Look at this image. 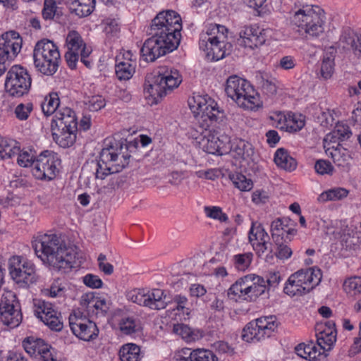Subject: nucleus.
<instances>
[{
	"label": "nucleus",
	"instance_id": "nucleus-58",
	"mask_svg": "<svg viewBox=\"0 0 361 361\" xmlns=\"http://www.w3.org/2000/svg\"><path fill=\"white\" fill-rule=\"evenodd\" d=\"M316 171L322 175L331 174L334 171V167L330 161L326 160H318L314 165Z\"/></svg>",
	"mask_w": 361,
	"mask_h": 361
},
{
	"label": "nucleus",
	"instance_id": "nucleus-62",
	"mask_svg": "<svg viewBox=\"0 0 361 361\" xmlns=\"http://www.w3.org/2000/svg\"><path fill=\"white\" fill-rule=\"evenodd\" d=\"M361 352V324L358 335L354 338L353 343L348 350V355L353 357Z\"/></svg>",
	"mask_w": 361,
	"mask_h": 361
},
{
	"label": "nucleus",
	"instance_id": "nucleus-8",
	"mask_svg": "<svg viewBox=\"0 0 361 361\" xmlns=\"http://www.w3.org/2000/svg\"><path fill=\"white\" fill-rule=\"evenodd\" d=\"M267 290V281L259 276L248 274L239 279L228 290L230 299L255 301Z\"/></svg>",
	"mask_w": 361,
	"mask_h": 361
},
{
	"label": "nucleus",
	"instance_id": "nucleus-64",
	"mask_svg": "<svg viewBox=\"0 0 361 361\" xmlns=\"http://www.w3.org/2000/svg\"><path fill=\"white\" fill-rule=\"evenodd\" d=\"M251 149V145L243 140H240L238 142L237 145L235 148V150L236 151L237 154L243 157H245V156H249V151Z\"/></svg>",
	"mask_w": 361,
	"mask_h": 361
},
{
	"label": "nucleus",
	"instance_id": "nucleus-6",
	"mask_svg": "<svg viewBox=\"0 0 361 361\" xmlns=\"http://www.w3.org/2000/svg\"><path fill=\"white\" fill-rule=\"evenodd\" d=\"M181 78L177 70H166L164 68L158 71L152 81L147 80L145 84V94L147 98H152V104H157L169 92L178 87Z\"/></svg>",
	"mask_w": 361,
	"mask_h": 361
},
{
	"label": "nucleus",
	"instance_id": "nucleus-17",
	"mask_svg": "<svg viewBox=\"0 0 361 361\" xmlns=\"http://www.w3.org/2000/svg\"><path fill=\"white\" fill-rule=\"evenodd\" d=\"M60 163L61 161L56 154L45 151L35 159L32 174L39 180H53L59 173Z\"/></svg>",
	"mask_w": 361,
	"mask_h": 361
},
{
	"label": "nucleus",
	"instance_id": "nucleus-19",
	"mask_svg": "<svg viewBox=\"0 0 361 361\" xmlns=\"http://www.w3.org/2000/svg\"><path fill=\"white\" fill-rule=\"evenodd\" d=\"M10 274L17 283L29 285L37 279L34 264L19 256H14L9 261Z\"/></svg>",
	"mask_w": 361,
	"mask_h": 361
},
{
	"label": "nucleus",
	"instance_id": "nucleus-41",
	"mask_svg": "<svg viewBox=\"0 0 361 361\" xmlns=\"http://www.w3.org/2000/svg\"><path fill=\"white\" fill-rule=\"evenodd\" d=\"M286 228V219L278 218L272 221L271 224V232L272 238L275 243H279L281 240L284 239Z\"/></svg>",
	"mask_w": 361,
	"mask_h": 361
},
{
	"label": "nucleus",
	"instance_id": "nucleus-15",
	"mask_svg": "<svg viewBox=\"0 0 361 361\" xmlns=\"http://www.w3.org/2000/svg\"><path fill=\"white\" fill-rule=\"evenodd\" d=\"M22 38L16 31L6 32L0 37V75L20 53Z\"/></svg>",
	"mask_w": 361,
	"mask_h": 361
},
{
	"label": "nucleus",
	"instance_id": "nucleus-9",
	"mask_svg": "<svg viewBox=\"0 0 361 361\" xmlns=\"http://www.w3.org/2000/svg\"><path fill=\"white\" fill-rule=\"evenodd\" d=\"M33 58L37 70L46 75H54L57 71L61 61L58 47L47 39L37 42L33 51Z\"/></svg>",
	"mask_w": 361,
	"mask_h": 361
},
{
	"label": "nucleus",
	"instance_id": "nucleus-45",
	"mask_svg": "<svg viewBox=\"0 0 361 361\" xmlns=\"http://www.w3.org/2000/svg\"><path fill=\"white\" fill-rule=\"evenodd\" d=\"M345 291L352 296L361 295V277L354 276L344 281Z\"/></svg>",
	"mask_w": 361,
	"mask_h": 361
},
{
	"label": "nucleus",
	"instance_id": "nucleus-50",
	"mask_svg": "<svg viewBox=\"0 0 361 361\" xmlns=\"http://www.w3.org/2000/svg\"><path fill=\"white\" fill-rule=\"evenodd\" d=\"M204 210L207 216L211 219L219 220L221 222H226L228 219L226 214L224 213L219 207L207 206L204 207Z\"/></svg>",
	"mask_w": 361,
	"mask_h": 361
},
{
	"label": "nucleus",
	"instance_id": "nucleus-2",
	"mask_svg": "<svg viewBox=\"0 0 361 361\" xmlns=\"http://www.w3.org/2000/svg\"><path fill=\"white\" fill-rule=\"evenodd\" d=\"M33 247L42 262L55 271L67 272L73 267L75 252L60 235L44 234L35 240Z\"/></svg>",
	"mask_w": 361,
	"mask_h": 361
},
{
	"label": "nucleus",
	"instance_id": "nucleus-51",
	"mask_svg": "<svg viewBox=\"0 0 361 361\" xmlns=\"http://www.w3.org/2000/svg\"><path fill=\"white\" fill-rule=\"evenodd\" d=\"M172 303L175 305L173 310L181 312L185 315L190 314V308L188 307V300L185 296L181 295H175Z\"/></svg>",
	"mask_w": 361,
	"mask_h": 361
},
{
	"label": "nucleus",
	"instance_id": "nucleus-27",
	"mask_svg": "<svg viewBox=\"0 0 361 361\" xmlns=\"http://www.w3.org/2000/svg\"><path fill=\"white\" fill-rule=\"evenodd\" d=\"M78 127L77 117L75 111L69 107L59 108L54 116L51 128Z\"/></svg>",
	"mask_w": 361,
	"mask_h": 361
},
{
	"label": "nucleus",
	"instance_id": "nucleus-55",
	"mask_svg": "<svg viewBox=\"0 0 361 361\" xmlns=\"http://www.w3.org/2000/svg\"><path fill=\"white\" fill-rule=\"evenodd\" d=\"M275 244L276 246L275 255L279 259H286L292 255V250L283 243V240H281L280 243Z\"/></svg>",
	"mask_w": 361,
	"mask_h": 361
},
{
	"label": "nucleus",
	"instance_id": "nucleus-31",
	"mask_svg": "<svg viewBox=\"0 0 361 361\" xmlns=\"http://www.w3.org/2000/svg\"><path fill=\"white\" fill-rule=\"evenodd\" d=\"M295 353L298 356L305 360H318L322 356L326 357L316 343L311 341L307 344L300 343L295 348Z\"/></svg>",
	"mask_w": 361,
	"mask_h": 361
},
{
	"label": "nucleus",
	"instance_id": "nucleus-46",
	"mask_svg": "<svg viewBox=\"0 0 361 361\" xmlns=\"http://www.w3.org/2000/svg\"><path fill=\"white\" fill-rule=\"evenodd\" d=\"M173 331L187 342L195 341L197 337V335L188 326L183 324H175Z\"/></svg>",
	"mask_w": 361,
	"mask_h": 361
},
{
	"label": "nucleus",
	"instance_id": "nucleus-47",
	"mask_svg": "<svg viewBox=\"0 0 361 361\" xmlns=\"http://www.w3.org/2000/svg\"><path fill=\"white\" fill-rule=\"evenodd\" d=\"M33 111V104L25 102L18 104L15 109L14 114L19 121H27Z\"/></svg>",
	"mask_w": 361,
	"mask_h": 361
},
{
	"label": "nucleus",
	"instance_id": "nucleus-48",
	"mask_svg": "<svg viewBox=\"0 0 361 361\" xmlns=\"http://www.w3.org/2000/svg\"><path fill=\"white\" fill-rule=\"evenodd\" d=\"M252 254L250 252L235 255L233 257L234 267L240 271H245L251 264Z\"/></svg>",
	"mask_w": 361,
	"mask_h": 361
},
{
	"label": "nucleus",
	"instance_id": "nucleus-35",
	"mask_svg": "<svg viewBox=\"0 0 361 361\" xmlns=\"http://www.w3.org/2000/svg\"><path fill=\"white\" fill-rule=\"evenodd\" d=\"M257 82L263 94L269 97L276 94L279 82L275 78L267 73H262L257 76Z\"/></svg>",
	"mask_w": 361,
	"mask_h": 361
},
{
	"label": "nucleus",
	"instance_id": "nucleus-22",
	"mask_svg": "<svg viewBox=\"0 0 361 361\" xmlns=\"http://www.w3.org/2000/svg\"><path fill=\"white\" fill-rule=\"evenodd\" d=\"M35 314L51 329L59 331L63 328L61 314L56 310L53 305L44 300L35 303Z\"/></svg>",
	"mask_w": 361,
	"mask_h": 361
},
{
	"label": "nucleus",
	"instance_id": "nucleus-60",
	"mask_svg": "<svg viewBox=\"0 0 361 361\" xmlns=\"http://www.w3.org/2000/svg\"><path fill=\"white\" fill-rule=\"evenodd\" d=\"M83 283L91 288H99L102 286L103 282L98 276L88 274L83 277Z\"/></svg>",
	"mask_w": 361,
	"mask_h": 361
},
{
	"label": "nucleus",
	"instance_id": "nucleus-39",
	"mask_svg": "<svg viewBox=\"0 0 361 361\" xmlns=\"http://www.w3.org/2000/svg\"><path fill=\"white\" fill-rule=\"evenodd\" d=\"M20 152V147L12 140L0 137V160L11 159Z\"/></svg>",
	"mask_w": 361,
	"mask_h": 361
},
{
	"label": "nucleus",
	"instance_id": "nucleus-3",
	"mask_svg": "<svg viewBox=\"0 0 361 361\" xmlns=\"http://www.w3.org/2000/svg\"><path fill=\"white\" fill-rule=\"evenodd\" d=\"M132 147L133 145H128L126 140L106 139L99 154V160L94 163L96 178L103 180L106 176L118 173L126 168L131 157L128 151Z\"/></svg>",
	"mask_w": 361,
	"mask_h": 361
},
{
	"label": "nucleus",
	"instance_id": "nucleus-12",
	"mask_svg": "<svg viewBox=\"0 0 361 361\" xmlns=\"http://www.w3.org/2000/svg\"><path fill=\"white\" fill-rule=\"evenodd\" d=\"M182 30V19L175 11L166 10L159 12L152 20L149 30L156 31L180 43Z\"/></svg>",
	"mask_w": 361,
	"mask_h": 361
},
{
	"label": "nucleus",
	"instance_id": "nucleus-23",
	"mask_svg": "<svg viewBox=\"0 0 361 361\" xmlns=\"http://www.w3.org/2000/svg\"><path fill=\"white\" fill-rule=\"evenodd\" d=\"M23 346L31 357L43 361L54 360V356L50 350L51 346L41 338L27 337L23 341Z\"/></svg>",
	"mask_w": 361,
	"mask_h": 361
},
{
	"label": "nucleus",
	"instance_id": "nucleus-24",
	"mask_svg": "<svg viewBox=\"0 0 361 361\" xmlns=\"http://www.w3.org/2000/svg\"><path fill=\"white\" fill-rule=\"evenodd\" d=\"M248 238L259 256L267 250L271 251L269 235L260 224L257 222L252 224Z\"/></svg>",
	"mask_w": 361,
	"mask_h": 361
},
{
	"label": "nucleus",
	"instance_id": "nucleus-33",
	"mask_svg": "<svg viewBox=\"0 0 361 361\" xmlns=\"http://www.w3.org/2000/svg\"><path fill=\"white\" fill-rule=\"evenodd\" d=\"M63 0H44L42 16L44 20H56L62 16L59 6Z\"/></svg>",
	"mask_w": 361,
	"mask_h": 361
},
{
	"label": "nucleus",
	"instance_id": "nucleus-18",
	"mask_svg": "<svg viewBox=\"0 0 361 361\" xmlns=\"http://www.w3.org/2000/svg\"><path fill=\"white\" fill-rule=\"evenodd\" d=\"M271 37V29H259L254 25H246L239 31L238 43L245 48L254 49L264 44Z\"/></svg>",
	"mask_w": 361,
	"mask_h": 361
},
{
	"label": "nucleus",
	"instance_id": "nucleus-36",
	"mask_svg": "<svg viewBox=\"0 0 361 361\" xmlns=\"http://www.w3.org/2000/svg\"><path fill=\"white\" fill-rule=\"evenodd\" d=\"M116 74L120 80H128L135 71V62L121 61L120 56L116 58Z\"/></svg>",
	"mask_w": 361,
	"mask_h": 361
},
{
	"label": "nucleus",
	"instance_id": "nucleus-59",
	"mask_svg": "<svg viewBox=\"0 0 361 361\" xmlns=\"http://www.w3.org/2000/svg\"><path fill=\"white\" fill-rule=\"evenodd\" d=\"M17 162L18 164L23 167H33V163L35 161L33 154L28 153L27 152H19L17 154Z\"/></svg>",
	"mask_w": 361,
	"mask_h": 361
},
{
	"label": "nucleus",
	"instance_id": "nucleus-14",
	"mask_svg": "<svg viewBox=\"0 0 361 361\" xmlns=\"http://www.w3.org/2000/svg\"><path fill=\"white\" fill-rule=\"evenodd\" d=\"M275 315L261 317L249 322L243 329L242 338L246 342H258L269 338L278 328Z\"/></svg>",
	"mask_w": 361,
	"mask_h": 361
},
{
	"label": "nucleus",
	"instance_id": "nucleus-53",
	"mask_svg": "<svg viewBox=\"0 0 361 361\" xmlns=\"http://www.w3.org/2000/svg\"><path fill=\"white\" fill-rule=\"evenodd\" d=\"M104 99L99 95L92 96L85 102L86 108L92 111H97L105 106Z\"/></svg>",
	"mask_w": 361,
	"mask_h": 361
},
{
	"label": "nucleus",
	"instance_id": "nucleus-1",
	"mask_svg": "<svg viewBox=\"0 0 361 361\" xmlns=\"http://www.w3.org/2000/svg\"><path fill=\"white\" fill-rule=\"evenodd\" d=\"M188 105L200 126L205 130L202 140L204 151L209 154H217L218 135L212 133L209 128L223 121L226 116L225 112L208 95L194 94L189 98Z\"/></svg>",
	"mask_w": 361,
	"mask_h": 361
},
{
	"label": "nucleus",
	"instance_id": "nucleus-20",
	"mask_svg": "<svg viewBox=\"0 0 361 361\" xmlns=\"http://www.w3.org/2000/svg\"><path fill=\"white\" fill-rule=\"evenodd\" d=\"M17 301L16 295L8 293L3 295L0 302V317L2 322L14 328L18 326L22 321V314L17 308Z\"/></svg>",
	"mask_w": 361,
	"mask_h": 361
},
{
	"label": "nucleus",
	"instance_id": "nucleus-49",
	"mask_svg": "<svg viewBox=\"0 0 361 361\" xmlns=\"http://www.w3.org/2000/svg\"><path fill=\"white\" fill-rule=\"evenodd\" d=\"M334 71V59L330 54L324 56L321 65V75L324 79H329L332 76Z\"/></svg>",
	"mask_w": 361,
	"mask_h": 361
},
{
	"label": "nucleus",
	"instance_id": "nucleus-16",
	"mask_svg": "<svg viewBox=\"0 0 361 361\" xmlns=\"http://www.w3.org/2000/svg\"><path fill=\"white\" fill-rule=\"evenodd\" d=\"M128 300L132 302L147 307L152 310L164 309L169 302L166 300V295L161 289H152L151 290L145 289H137L130 291L128 295Z\"/></svg>",
	"mask_w": 361,
	"mask_h": 361
},
{
	"label": "nucleus",
	"instance_id": "nucleus-11",
	"mask_svg": "<svg viewBox=\"0 0 361 361\" xmlns=\"http://www.w3.org/2000/svg\"><path fill=\"white\" fill-rule=\"evenodd\" d=\"M149 34L151 37L145 41L140 50L142 57L147 62H154L158 58L172 52L180 44L170 38L168 39V37L156 31L150 30Z\"/></svg>",
	"mask_w": 361,
	"mask_h": 361
},
{
	"label": "nucleus",
	"instance_id": "nucleus-28",
	"mask_svg": "<svg viewBox=\"0 0 361 361\" xmlns=\"http://www.w3.org/2000/svg\"><path fill=\"white\" fill-rule=\"evenodd\" d=\"M175 361H218V358L209 350L183 348L180 354L176 355Z\"/></svg>",
	"mask_w": 361,
	"mask_h": 361
},
{
	"label": "nucleus",
	"instance_id": "nucleus-61",
	"mask_svg": "<svg viewBox=\"0 0 361 361\" xmlns=\"http://www.w3.org/2000/svg\"><path fill=\"white\" fill-rule=\"evenodd\" d=\"M270 118L275 121L274 125L276 128L285 130V126H286V124L288 120V114L285 115L281 112H276L270 116Z\"/></svg>",
	"mask_w": 361,
	"mask_h": 361
},
{
	"label": "nucleus",
	"instance_id": "nucleus-32",
	"mask_svg": "<svg viewBox=\"0 0 361 361\" xmlns=\"http://www.w3.org/2000/svg\"><path fill=\"white\" fill-rule=\"evenodd\" d=\"M96 0H69V11L79 18L90 15L95 8Z\"/></svg>",
	"mask_w": 361,
	"mask_h": 361
},
{
	"label": "nucleus",
	"instance_id": "nucleus-25",
	"mask_svg": "<svg viewBox=\"0 0 361 361\" xmlns=\"http://www.w3.org/2000/svg\"><path fill=\"white\" fill-rule=\"evenodd\" d=\"M317 345L321 348L324 353L329 351L336 341V331L333 322H327L324 324L316 326Z\"/></svg>",
	"mask_w": 361,
	"mask_h": 361
},
{
	"label": "nucleus",
	"instance_id": "nucleus-57",
	"mask_svg": "<svg viewBox=\"0 0 361 361\" xmlns=\"http://www.w3.org/2000/svg\"><path fill=\"white\" fill-rule=\"evenodd\" d=\"M104 32L109 37L116 36L120 31V26L115 19H107L105 21Z\"/></svg>",
	"mask_w": 361,
	"mask_h": 361
},
{
	"label": "nucleus",
	"instance_id": "nucleus-26",
	"mask_svg": "<svg viewBox=\"0 0 361 361\" xmlns=\"http://www.w3.org/2000/svg\"><path fill=\"white\" fill-rule=\"evenodd\" d=\"M80 305L90 317L97 316L99 314L104 316L109 308V304L104 298H95L89 295L82 297Z\"/></svg>",
	"mask_w": 361,
	"mask_h": 361
},
{
	"label": "nucleus",
	"instance_id": "nucleus-10",
	"mask_svg": "<svg viewBox=\"0 0 361 361\" xmlns=\"http://www.w3.org/2000/svg\"><path fill=\"white\" fill-rule=\"evenodd\" d=\"M322 280V272L316 267L300 269L291 274L283 288L290 296L302 295L309 293Z\"/></svg>",
	"mask_w": 361,
	"mask_h": 361
},
{
	"label": "nucleus",
	"instance_id": "nucleus-54",
	"mask_svg": "<svg viewBox=\"0 0 361 361\" xmlns=\"http://www.w3.org/2000/svg\"><path fill=\"white\" fill-rule=\"evenodd\" d=\"M351 135L350 128L344 124H337L334 131V137H337L341 141L348 139Z\"/></svg>",
	"mask_w": 361,
	"mask_h": 361
},
{
	"label": "nucleus",
	"instance_id": "nucleus-34",
	"mask_svg": "<svg viewBox=\"0 0 361 361\" xmlns=\"http://www.w3.org/2000/svg\"><path fill=\"white\" fill-rule=\"evenodd\" d=\"M275 164L286 171H292L296 169V160L290 156L288 151L283 148H279L274 154Z\"/></svg>",
	"mask_w": 361,
	"mask_h": 361
},
{
	"label": "nucleus",
	"instance_id": "nucleus-7",
	"mask_svg": "<svg viewBox=\"0 0 361 361\" xmlns=\"http://www.w3.org/2000/svg\"><path fill=\"white\" fill-rule=\"evenodd\" d=\"M225 92L240 107L253 110L260 106L259 96L253 87L237 75H231L227 79Z\"/></svg>",
	"mask_w": 361,
	"mask_h": 361
},
{
	"label": "nucleus",
	"instance_id": "nucleus-44",
	"mask_svg": "<svg viewBox=\"0 0 361 361\" xmlns=\"http://www.w3.org/2000/svg\"><path fill=\"white\" fill-rule=\"evenodd\" d=\"M285 126V130L288 132H297L305 126V120L302 115L288 114V120Z\"/></svg>",
	"mask_w": 361,
	"mask_h": 361
},
{
	"label": "nucleus",
	"instance_id": "nucleus-37",
	"mask_svg": "<svg viewBox=\"0 0 361 361\" xmlns=\"http://www.w3.org/2000/svg\"><path fill=\"white\" fill-rule=\"evenodd\" d=\"M118 354L121 361H140L142 357L140 346L132 343L123 345Z\"/></svg>",
	"mask_w": 361,
	"mask_h": 361
},
{
	"label": "nucleus",
	"instance_id": "nucleus-13",
	"mask_svg": "<svg viewBox=\"0 0 361 361\" xmlns=\"http://www.w3.org/2000/svg\"><path fill=\"white\" fill-rule=\"evenodd\" d=\"M32 84V78L27 70L20 66H13L7 72L4 89L6 94L13 98L27 95Z\"/></svg>",
	"mask_w": 361,
	"mask_h": 361
},
{
	"label": "nucleus",
	"instance_id": "nucleus-38",
	"mask_svg": "<svg viewBox=\"0 0 361 361\" xmlns=\"http://www.w3.org/2000/svg\"><path fill=\"white\" fill-rule=\"evenodd\" d=\"M60 99L56 92H51L47 95L41 104L42 110L44 115L49 116L56 114V111L61 108Z\"/></svg>",
	"mask_w": 361,
	"mask_h": 361
},
{
	"label": "nucleus",
	"instance_id": "nucleus-21",
	"mask_svg": "<svg viewBox=\"0 0 361 361\" xmlns=\"http://www.w3.org/2000/svg\"><path fill=\"white\" fill-rule=\"evenodd\" d=\"M69 326L73 334L83 341L93 340L97 337L99 334V329L95 322L86 317H78L75 314L71 315Z\"/></svg>",
	"mask_w": 361,
	"mask_h": 361
},
{
	"label": "nucleus",
	"instance_id": "nucleus-56",
	"mask_svg": "<svg viewBox=\"0 0 361 361\" xmlns=\"http://www.w3.org/2000/svg\"><path fill=\"white\" fill-rule=\"evenodd\" d=\"M52 298L63 297L66 288L59 280H55L51 285L50 288L47 290Z\"/></svg>",
	"mask_w": 361,
	"mask_h": 361
},
{
	"label": "nucleus",
	"instance_id": "nucleus-5",
	"mask_svg": "<svg viewBox=\"0 0 361 361\" xmlns=\"http://www.w3.org/2000/svg\"><path fill=\"white\" fill-rule=\"evenodd\" d=\"M228 29L221 25H210L200 37V47H205L207 56L213 61H219L229 54L232 44L228 42Z\"/></svg>",
	"mask_w": 361,
	"mask_h": 361
},
{
	"label": "nucleus",
	"instance_id": "nucleus-63",
	"mask_svg": "<svg viewBox=\"0 0 361 361\" xmlns=\"http://www.w3.org/2000/svg\"><path fill=\"white\" fill-rule=\"evenodd\" d=\"M79 56L80 52L68 49V51L65 54V59L70 68H75Z\"/></svg>",
	"mask_w": 361,
	"mask_h": 361
},
{
	"label": "nucleus",
	"instance_id": "nucleus-30",
	"mask_svg": "<svg viewBox=\"0 0 361 361\" xmlns=\"http://www.w3.org/2000/svg\"><path fill=\"white\" fill-rule=\"evenodd\" d=\"M51 129L54 140L61 147H69L75 142L78 127L51 128Z\"/></svg>",
	"mask_w": 361,
	"mask_h": 361
},
{
	"label": "nucleus",
	"instance_id": "nucleus-43",
	"mask_svg": "<svg viewBox=\"0 0 361 361\" xmlns=\"http://www.w3.org/2000/svg\"><path fill=\"white\" fill-rule=\"evenodd\" d=\"M229 178L233 185L241 191H249L252 188V180L247 178L242 173H233L229 176Z\"/></svg>",
	"mask_w": 361,
	"mask_h": 361
},
{
	"label": "nucleus",
	"instance_id": "nucleus-4",
	"mask_svg": "<svg viewBox=\"0 0 361 361\" xmlns=\"http://www.w3.org/2000/svg\"><path fill=\"white\" fill-rule=\"evenodd\" d=\"M325 21L324 11L316 5H302L291 16L293 29L306 39L322 35L324 32Z\"/></svg>",
	"mask_w": 361,
	"mask_h": 361
},
{
	"label": "nucleus",
	"instance_id": "nucleus-52",
	"mask_svg": "<svg viewBox=\"0 0 361 361\" xmlns=\"http://www.w3.org/2000/svg\"><path fill=\"white\" fill-rule=\"evenodd\" d=\"M348 192L344 188H338L329 190L321 195V197L324 200H336L345 197Z\"/></svg>",
	"mask_w": 361,
	"mask_h": 361
},
{
	"label": "nucleus",
	"instance_id": "nucleus-40",
	"mask_svg": "<svg viewBox=\"0 0 361 361\" xmlns=\"http://www.w3.org/2000/svg\"><path fill=\"white\" fill-rule=\"evenodd\" d=\"M120 330L126 335H131L141 329V324L138 319L126 317L121 319L119 323Z\"/></svg>",
	"mask_w": 361,
	"mask_h": 361
},
{
	"label": "nucleus",
	"instance_id": "nucleus-29",
	"mask_svg": "<svg viewBox=\"0 0 361 361\" xmlns=\"http://www.w3.org/2000/svg\"><path fill=\"white\" fill-rule=\"evenodd\" d=\"M338 47L344 51L352 50L355 55L361 56V35H357L352 30H344L337 43Z\"/></svg>",
	"mask_w": 361,
	"mask_h": 361
},
{
	"label": "nucleus",
	"instance_id": "nucleus-42",
	"mask_svg": "<svg viewBox=\"0 0 361 361\" xmlns=\"http://www.w3.org/2000/svg\"><path fill=\"white\" fill-rule=\"evenodd\" d=\"M66 46L68 50L81 52L83 47H87L80 35L72 30L68 32L66 39Z\"/></svg>",
	"mask_w": 361,
	"mask_h": 361
}]
</instances>
